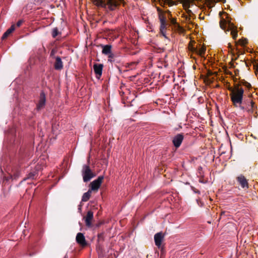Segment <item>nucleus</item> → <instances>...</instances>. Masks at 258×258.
<instances>
[{
  "label": "nucleus",
  "mask_w": 258,
  "mask_h": 258,
  "mask_svg": "<svg viewBox=\"0 0 258 258\" xmlns=\"http://www.w3.org/2000/svg\"><path fill=\"white\" fill-rule=\"evenodd\" d=\"M228 89L230 92V96L233 105L235 107H237L238 105H241L243 97V89L239 87V84H236L234 88L229 87Z\"/></svg>",
  "instance_id": "nucleus-1"
},
{
  "label": "nucleus",
  "mask_w": 258,
  "mask_h": 258,
  "mask_svg": "<svg viewBox=\"0 0 258 258\" xmlns=\"http://www.w3.org/2000/svg\"><path fill=\"white\" fill-rule=\"evenodd\" d=\"M158 13V18L160 21V32L165 38H167L166 35V32L170 24L168 23L167 17L163 10L159 8H157Z\"/></svg>",
  "instance_id": "nucleus-2"
},
{
  "label": "nucleus",
  "mask_w": 258,
  "mask_h": 258,
  "mask_svg": "<svg viewBox=\"0 0 258 258\" xmlns=\"http://www.w3.org/2000/svg\"><path fill=\"white\" fill-rule=\"evenodd\" d=\"M123 0H93V3L97 7L105 8L108 6L109 10L113 11L123 3Z\"/></svg>",
  "instance_id": "nucleus-3"
},
{
  "label": "nucleus",
  "mask_w": 258,
  "mask_h": 258,
  "mask_svg": "<svg viewBox=\"0 0 258 258\" xmlns=\"http://www.w3.org/2000/svg\"><path fill=\"white\" fill-rule=\"evenodd\" d=\"M220 27L226 33L231 31V35L233 39L235 40L237 38L238 36L237 28L230 21L228 20L227 21L222 19L220 22Z\"/></svg>",
  "instance_id": "nucleus-4"
},
{
  "label": "nucleus",
  "mask_w": 258,
  "mask_h": 258,
  "mask_svg": "<svg viewBox=\"0 0 258 258\" xmlns=\"http://www.w3.org/2000/svg\"><path fill=\"white\" fill-rule=\"evenodd\" d=\"M82 173L83 181L85 182L89 181L95 176V174L92 172L89 166L87 165H84L83 166Z\"/></svg>",
  "instance_id": "nucleus-5"
},
{
  "label": "nucleus",
  "mask_w": 258,
  "mask_h": 258,
  "mask_svg": "<svg viewBox=\"0 0 258 258\" xmlns=\"http://www.w3.org/2000/svg\"><path fill=\"white\" fill-rule=\"evenodd\" d=\"M104 179V177L103 176H99L96 179L90 183L91 191H97L99 188L100 187L103 180Z\"/></svg>",
  "instance_id": "nucleus-6"
},
{
  "label": "nucleus",
  "mask_w": 258,
  "mask_h": 258,
  "mask_svg": "<svg viewBox=\"0 0 258 258\" xmlns=\"http://www.w3.org/2000/svg\"><path fill=\"white\" fill-rule=\"evenodd\" d=\"M46 103V95L43 91H41L40 93L38 102L37 104L36 109L40 110L43 108Z\"/></svg>",
  "instance_id": "nucleus-7"
},
{
  "label": "nucleus",
  "mask_w": 258,
  "mask_h": 258,
  "mask_svg": "<svg viewBox=\"0 0 258 258\" xmlns=\"http://www.w3.org/2000/svg\"><path fill=\"white\" fill-rule=\"evenodd\" d=\"M236 180L243 189H248L249 184L248 180L242 174L239 175L236 177Z\"/></svg>",
  "instance_id": "nucleus-8"
},
{
  "label": "nucleus",
  "mask_w": 258,
  "mask_h": 258,
  "mask_svg": "<svg viewBox=\"0 0 258 258\" xmlns=\"http://www.w3.org/2000/svg\"><path fill=\"white\" fill-rule=\"evenodd\" d=\"M184 139V136L182 134H178L175 137H173L172 140V143L174 146L176 148H179L181 145L183 140Z\"/></svg>",
  "instance_id": "nucleus-9"
},
{
  "label": "nucleus",
  "mask_w": 258,
  "mask_h": 258,
  "mask_svg": "<svg viewBox=\"0 0 258 258\" xmlns=\"http://www.w3.org/2000/svg\"><path fill=\"white\" fill-rule=\"evenodd\" d=\"M164 239V234L162 232L156 233L154 235V240L155 245L160 248L161 246V243Z\"/></svg>",
  "instance_id": "nucleus-10"
},
{
  "label": "nucleus",
  "mask_w": 258,
  "mask_h": 258,
  "mask_svg": "<svg viewBox=\"0 0 258 258\" xmlns=\"http://www.w3.org/2000/svg\"><path fill=\"white\" fill-rule=\"evenodd\" d=\"M76 239L77 242L82 247H85L87 245L85 237L83 233H78L77 234Z\"/></svg>",
  "instance_id": "nucleus-11"
},
{
  "label": "nucleus",
  "mask_w": 258,
  "mask_h": 258,
  "mask_svg": "<svg viewBox=\"0 0 258 258\" xmlns=\"http://www.w3.org/2000/svg\"><path fill=\"white\" fill-rule=\"evenodd\" d=\"M103 65L102 64L95 63L93 66L94 71L97 78H100L102 74Z\"/></svg>",
  "instance_id": "nucleus-12"
},
{
  "label": "nucleus",
  "mask_w": 258,
  "mask_h": 258,
  "mask_svg": "<svg viewBox=\"0 0 258 258\" xmlns=\"http://www.w3.org/2000/svg\"><path fill=\"white\" fill-rule=\"evenodd\" d=\"M86 225L90 227L92 225L91 221L93 219V212L92 211H88L86 217H84Z\"/></svg>",
  "instance_id": "nucleus-13"
},
{
  "label": "nucleus",
  "mask_w": 258,
  "mask_h": 258,
  "mask_svg": "<svg viewBox=\"0 0 258 258\" xmlns=\"http://www.w3.org/2000/svg\"><path fill=\"white\" fill-rule=\"evenodd\" d=\"M54 68L56 70H60L63 68V63L59 56H57L56 57Z\"/></svg>",
  "instance_id": "nucleus-14"
},
{
  "label": "nucleus",
  "mask_w": 258,
  "mask_h": 258,
  "mask_svg": "<svg viewBox=\"0 0 258 258\" xmlns=\"http://www.w3.org/2000/svg\"><path fill=\"white\" fill-rule=\"evenodd\" d=\"M102 48V53L105 55H108L111 52L112 46L111 45H101Z\"/></svg>",
  "instance_id": "nucleus-15"
},
{
  "label": "nucleus",
  "mask_w": 258,
  "mask_h": 258,
  "mask_svg": "<svg viewBox=\"0 0 258 258\" xmlns=\"http://www.w3.org/2000/svg\"><path fill=\"white\" fill-rule=\"evenodd\" d=\"M15 26L14 25H13L11 26V27L8 29L3 34L2 39H6L15 30Z\"/></svg>",
  "instance_id": "nucleus-16"
},
{
  "label": "nucleus",
  "mask_w": 258,
  "mask_h": 258,
  "mask_svg": "<svg viewBox=\"0 0 258 258\" xmlns=\"http://www.w3.org/2000/svg\"><path fill=\"white\" fill-rule=\"evenodd\" d=\"M92 191L89 189L87 192L84 193L82 198V202H86L88 201L91 197Z\"/></svg>",
  "instance_id": "nucleus-17"
},
{
  "label": "nucleus",
  "mask_w": 258,
  "mask_h": 258,
  "mask_svg": "<svg viewBox=\"0 0 258 258\" xmlns=\"http://www.w3.org/2000/svg\"><path fill=\"white\" fill-rule=\"evenodd\" d=\"M108 61L111 62H114L116 60L117 56L112 52L108 55Z\"/></svg>",
  "instance_id": "nucleus-18"
},
{
  "label": "nucleus",
  "mask_w": 258,
  "mask_h": 258,
  "mask_svg": "<svg viewBox=\"0 0 258 258\" xmlns=\"http://www.w3.org/2000/svg\"><path fill=\"white\" fill-rule=\"evenodd\" d=\"M171 24L174 25L175 27H177L178 29L181 30L182 28L179 26V25L176 22V20L175 18H171L169 20Z\"/></svg>",
  "instance_id": "nucleus-19"
},
{
  "label": "nucleus",
  "mask_w": 258,
  "mask_h": 258,
  "mask_svg": "<svg viewBox=\"0 0 258 258\" xmlns=\"http://www.w3.org/2000/svg\"><path fill=\"white\" fill-rule=\"evenodd\" d=\"M164 4H166L168 6L171 7L173 5H176V2L173 0H162Z\"/></svg>",
  "instance_id": "nucleus-20"
},
{
  "label": "nucleus",
  "mask_w": 258,
  "mask_h": 258,
  "mask_svg": "<svg viewBox=\"0 0 258 258\" xmlns=\"http://www.w3.org/2000/svg\"><path fill=\"white\" fill-rule=\"evenodd\" d=\"M59 34H60V32L57 28L56 27L53 29L52 31V36L53 38H55Z\"/></svg>",
  "instance_id": "nucleus-21"
},
{
  "label": "nucleus",
  "mask_w": 258,
  "mask_h": 258,
  "mask_svg": "<svg viewBox=\"0 0 258 258\" xmlns=\"http://www.w3.org/2000/svg\"><path fill=\"white\" fill-rule=\"evenodd\" d=\"M206 50V49L205 47H202L199 50L198 49L197 53L202 56L205 54Z\"/></svg>",
  "instance_id": "nucleus-22"
},
{
  "label": "nucleus",
  "mask_w": 258,
  "mask_h": 258,
  "mask_svg": "<svg viewBox=\"0 0 258 258\" xmlns=\"http://www.w3.org/2000/svg\"><path fill=\"white\" fill-rule=\"evenodd\" d=\"M188 50L192 52H195L197 53V52L198 51L197 48L195 47L192 45L189 44L188 46Z\"/></svg>",
  "instance_id": "nucleus-23"
},
{
  "label": "nucleus",
  "mask_w": 258,
  "mask_h": 258,
  "mask_svg": "<svg viewBox=\"0 0 258 258\" xmlns=\"http://www.w3.org/2000/svg\"><path fill=\"white\" fill-rule=\"evenodd\" d=\"M241 83L243 85L245 86L248 89H250L251 88V85H250V84L244 80L241 81Z\"/></svg>",
  "instance_id": "nucleus-24"
},
{
  "label": "nucleus",
  "mask_w": 258,
  "mask_h": 258,
  "mask_svg": "<svg viewBox=\"0 0 258 258\" xmlns=\"http://www.w3.org/2000/svg\"><path fill=\"white\" fill-rule=\"evenodd\" d=\"M247 39L246 38L243 39H240L239 40V43L241 45L244 46L247 43Z\"/></svg>",
  "instance_id": "nucleus-25"
},
{
  "label": "nucleus",
  "mask_w": 258,
  "mask_h": 258,
  "mask_svg": "<svg viewBox=\"0 0 258 258\" xmlns=\"http://www.w3.org/2000/svg\"><path fill=\"white\" fill-rule=\"evenodd\" d=\"M104 240V233H101L98 235V241H102Z\"/></svg>",
  "instance_id": "nucleus-26"
},
{
  "label": "nucleus",
  "mask_w": 258,
  "mask_h": 258,
  "mask_svg": "<svg viewBox=\"0 0 258 258\" xmlns=\"http://www.w3.org/2000/svg\"><path fill=\"white\" fill-rule=\"evenodd\" d=\"M191 189L194 192L197 193L199 194H200V191L198 189H196L195 187L191 186Z\"/></svg>",
  "instance_id": "nucleus-27"
},
{
  "label": "nucleus",
  "mask_w": 258,
  "mask_h": 258,
  "mask_svg": "<svg viewBox=\"0 0 258 258\" xmlns=\"http://www.w3.org/2000/svg\"><path fill=\"white\" fill-rule=\"evenodd\" d=\"M253 68L255 71V74L256 75H257V74L258 73V64L253 65Z\"/></svg>",
  "instance_id": "nucleus-28"
},
{
  "label": "nucleus",
  "mask_w": 258,
  "mask_h": 258,
  "mask_svg": "<svg viewBox=\"0 0 258 258\" xmlns=\"http://www.w3.org/2000/svg\"><path fill=\"white\" fill-rule=\"evenodd\" d=\"M23 22V20H19V21L17 22V23L16 24L17 26L20 27L22 25Z\"/></svg>",
  "instance_id": "nucleus-29"
},
{
  "label": "nucleus",
  "mask_w": 258,
  "mask_h": 258,
  "mask_svg": "<svg viewBox=\"0 0 258 258\" xmlns=\"http://www.w3.org/2000/svg\"><path fill=\"white\" fill-rule=\"evenodd\" d=\"M103 224V222L102 221H100V222H99L98 223H97L96 224V226L97 227H100L101 225H102Z\"/></svg>",
  "instance_id": "nucleus-30"
},
{
  "label": "nucleus",
  "mask_w": 258,
  "mask_h": 258,
  "mask_svg": "<svg viewBox=\"0 0 258 258\" xmlns=\"http://www.w3.org/2000/svg\"><path fill=\"white\" fill-rule=\"evenodd\" d=\"M199 182L203 183H205L206 181L203 178V177L200 178L199 179Z\"/></svg>",
  "instance_id": "nucleus-31"
},
{
  "label": "nucleus",
  "mask_w": 258,
  "mask_h": 258,
  "mask_svg": "<svg viewBox=\"0 0 258 258\" xmlns=\"http://www.w3.org/2000/svg\"><path fill=\"white\" fill-rule=\"evenodd\" d=\"M34 176H35V174H34V173H30L29 174L28 178H34Z\"/></svg>",
  "instance_id": "nucleus-32"
},
{
  "label": "nucleus",
  "mask_w": 258,
  "mask_h": 258,
  "mask_svg": "<svg viewBox=\"0 0 258 258\" xmlns=\"http://www.w3.org/2000/svg\"><path fill=\"white\" fill-rule=\"evenodd\" d=\"M187 12L188 14L190 16V15H191V14H192V12H191V10H188Z\"/></svg>",
  "instance_id": "nucleus-33"
},
{
  "label": "nucleus",
  "mask_w": 258,
  "mask_h": 258,
  "mask_svg": "<svg viewBox=\"0 0 258 258\" xmlns=\"http://www.w3.org/2000/svg\"><path fill=\"white\" fill-rule=\"evenodd\" d=\"M171 18H172V16H171V14H168V16L167 17V19L168 18L170 20L171 19Z\"/></svg>",
  "instance_id": "nucleus-34"
},
{
  "label": "nucleus",
  "mask_w": 258,
  "mask_h": 258,
  "mask_svg": "<svg viewBox=\"0 0 258 258\" xmlns=\"http://www.w3.org/2000/svg\"><path fill=\"white\" fill-rule=\"evenodd\" d=\"M250 105H251V106L252 108L253 107V106L254 105V102L252 101H250Z\"/></svg>",
  "instance_id": "nucleus-35"
},
{
  "label": "nucleus",
  "mask_w": 258,
  "mask_h": 258,
  "mask_svg": "<svg viewBox=\"0 0 258 258\" xmlns=\"http://www.w3.org/2000/svg\"><path fill=\"white\" fill-rule=\"evenodd\" d=\"M226 212L225 211L222 212L221 213V216H222L223 215H225V214H226Z\"/></svg>",
  "instance_id": "nucleus-36"
},
{
  "label": "nucleus",
  "mask_w": 258,
  "mask_h": 258,
  "mask_svg": "<svg viewBox=\"0 0 258 258\" xmlns=\"http://www.w3.org/2000/svg\"><path fill=\"white\" fill-rule=\"evenodd\" d=\"M164 12H165V14L166 13H167L168 14H171V12H170L169 10H167V11H164Z\"/></svg>",
  "instance_id": "nucleus-37"
},
{
  "label": "nucleus",
  "mask_w": 258,
  "mask_h": 258,
  "mask_svg": "<svg viewBox=\"0 0 258 258\" xmlns=\"http://www.w3.org/2000/svg\"><path fill=\"white\" fill-rule=\"evenodd\" d=\"M186 20H187L188 22H190V18H187V17H186Z\"/></svg>",
  "instance_id": "nucleus-38"
},
{
  "label": "nucleus",
  "mask_w": 258,
  "mask_h": 258,
  "mask_svg": "<svg viewBox=\"0 0 258 258\" xmlns=\"http://www.w3.org/2000/svg\"><path fill=\"white\" fill-rule=\"evenodd\" d=\"M63 258H69V257L67 254H66Z\"/></svg>",
  "instance_id": "nucleus-39"
},
{
  "label": "nucleus",
  "mask_w": 258,
  "mask_h": 258,
  "mask_svg": "<svg viewBox=\"0 0 258 258\" xmlns=\"http://www.w3.org/2000/svg\"><path fill=\"white\" fill-rule=\"evenodd\" d=\"M202 169V167H199V170H201Z\"/></svg>",
  "instance_id": "nucleus-40"
},
{
  "label": "nucleus",
  "mask_w": 258,
  "mask_h": 258,
  "mask_svg": "<svg viewBox=\"0 0 258 258\" xmlns=\"http://www.w3.org/2000/svg\"><path fill=\"white\" fill-rule=\"evenodd\" d=\"M197 201L198 204L199 205V202H200L199 200H197Z\"/></svg>",
  "instance_id": "nucleus-41"
},
{
  "label": "nucleus",
  "mask_w": 258,
  "mask_h": 258,
  "mask_svg": "<svg viewBox=\"0 0 258 258\" xmlns=\"http://www.w3.org/2000/svg\"><path fill=\"white\" fill-rule=\"evenodd\" d=\"M218 2H222L223 0H218Z\"/></svg>",
  "instance_id": "nucleus-42"
},
{
  "label": "nucleus",
  "mask_w": 258,
  "mask_h": 258,
  "mask_svg": "<svg viewBox=\"0 0 258 258\" xmlns=\"http://www.w3.org/2000/svg\"><path fill=\"white\" fill-rule=\"evenodd\" d=\"M200 174L203 177V175H201V173L200 172Z\"/></svg>",
  "instance_id": "nucleus-43"
},
{
  "label": "nucleus",
  "mask_w": 258,
  "mask_h": 258,
  "mask_svg": "<svg viewBox=\"0 0 258 258\" xmlns=\"http://www.w3.org/2000/svg\"><path fill=\"white\" fill-rule=\"evenodd\" d=\"M241 108L242 109H244V108L243 107H241Z\"/></svg>",
  "instance_id": "nucleus-44"
},
{
  "label": "nucleus",
  "mask_w": 258,
  "mask_h": 258,
  "mask_svg": "<svg viewBox=\"0 0 258 258\" xmlns=\"http://www.w3.org/2000/svg\"><path fill=\"white\" fill-rule=\"evenodd\" d=\"M52 53H54V52H53V51H51V54Z\"/></svg>",
  "instance_id": "nucleus-45"
},
{
  "label": "nucleus",
  "mask_w": 258,
  "mask_h": 258,
  "mask_svg": "<svg viewBox=\"0 0 258 258\" xmlns=\"http://www.w3.org/2000/svg\"><path fill=\"white\" fill-rule=\"evenodd\" d=\"M52 53H54V52H53V51H51V54Z\"/></svg>",
  "instance_id": "nucleus-46"
},
{
  "label": "nucleus",
  "mask_w": 258,
  "mask_h": 258,
  "mask_svg": "<svg viewBox=\"0 0 258 258\" xmlns=\"http://www.w3.org/2000/svg\"><path fill=\"white\" fill-rule=\"evenodd\" d=\"M256 64H258V63H257Z\"/></svg>",
  "instance_id": "nucleus-47"
}]
</instances>
